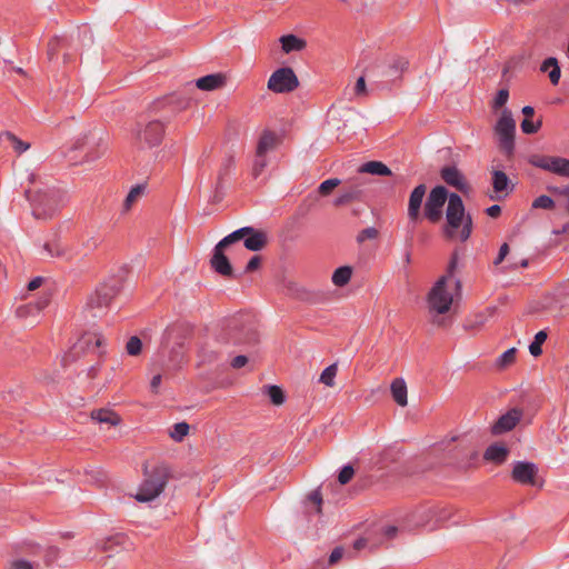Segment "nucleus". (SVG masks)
Wrapping results in <instances>:
<instances>
[{
  "label": "nucleus",
  "mask_w": 569,
  "mask_h": 569,
  "mask_svg": "<svg viewBox=\"0 0 569 569\" xmlns=\"http://www.w3.org/2000/svg\"><path fill=\"white\" fill-rule=\"evenodd\" d=\"M258 342V332L241 318L228 320L226 327L211 341H206L198 349V365H212L220 360L223 353H231L230 346H253Z\"/></svg>",
  "instance_id": "f257e3e1"
},
{
  "label": "nucleus",
  "mask_w": 569,
  "mask_h": 569,
  "mask_svg": "<svg viewBox=\"0 0 569 569\" xmlns=\"http://www.w3.org/2000/svg\"><path fill=\"white\" fill-rule=\"evenodd\" d=\"M36 219H51L66 203L68 194L64 190L49 183L26 190Z\"/></svg>",
  "instance_id": "f03ea898"
},
{
  "label": "nucleus",
  "mask_w": 569,
  "mask_h": 569,
  "mask_svg": "<svg viewBox=\"0 0 569 569\" xmlns=\"http://www.w3.org/2000/svg\"><path fill=\"white\" fill-rule=\"evenodd\" d=\"M447 223L443 227V234L448 239L458 238L460 241H467L472 232V218L466 213L465 204L458 193H450L446 210Z\"/></svg>",
  "instance_id": "7ed1b4c3"
},
{
  "label": "nucleus",
  "mask_w": 569,
  "mask_h": 569,
  "mask_svg": "<svg viewBox=\"0 0 569 569\" xmlns=\"http://www.w3.org/2000/svg\"><path fill=\"white\" fill-rule=\"evenodd\" d=\"M169 479V469L161 465L152 469L150 473H146V478L139 486L134 496L139 502H150L164 490Z\"/></svg>",
  "instance_id": "20e7f679"
},
{
  "label": "nucleus",
  "mask_w": 569,
  "mask_h": 569,
  "mask_svg": "<svg viewBox=\"0 0 569 569\" xmlns=\"http://www.w3.org/2000/svg\"><path fill=\"white\" fill-rule=\"evenodd\" d=\"M134 134L141 147H156L163 139L164 123L159 119H141L137 122Z\"/></svg>",
  "instance_id": "39448f33"
},
{
  "label": "nucleus",
  "mask_w": 569,
  "mask_h": 569,
  "mask_svg": "<svg viewBox=\"0 0 569 569\" xmlns=\"http://www.w3.org/2000/svg\"><path fill=\"white\" fill-rule=\"evenodd\" d=\"M516 121L509 109H503L500 118L495 126V134L498 139L500 149L508 156L515 151Z\"/></svg>",
  "instance_id": "423d86ee"
},
{
  "label": "nucleus",
  "mask_w": 569,
  "mask_h": 569,
  "mask_svg": "<svg viewBox=\"0 0 569 569\" xmlns=\"http://www.w3.org/2000/svg\"><path fill=\"white\" fill-rule=\"evenodd\" d=\"M121 289L122 282L121 279L118 278L111 279L99 286L87 301V307L94 311L92 316L98 317V311L107 308Z\"/></svg>",
  "instance_id": "0eeeda50"
},
{
  "label": "nucleus",
  "mask_w": 569,
  "mask_h": 569,
  "mask_svg": "<svg viewBox=\"0 0 569 569\" xmlns=\"http://www.w3.org/2000/svg\"><path fill=\"white\" fill-rule=\"evenodd\" d=\"M448 277H440L428 293V306L430 312L445 315L451 308L453 298L446 289Z\"/></svg>",
  "instance_id": "6e6552de"
},
{
  "label": "nucleus",
  "mask_w": 569,
  "mask_h": 569,
  "mask_svg": "<svg viewBox=\"0 0 569 569\" xmlns=\"http://www.w3.org/2000/svg\"><path fill=\"white\" fill-rule=\"evenodd\" d=\"M267 87L274 93H288L299 87V80L290 67H281L271 73Z\"/></svg>",
  "instance_id": "1a4fd4ad"
},
{
  "label": "nucleus",
  "mask_w": 569,
  "mask_h": 569,
  "mask_svg": "<svg viewBox=\"0 0 569 569\" xmlns=\"http://www.w3.org/2000/svg\"><path fill=\"white\" fill-rule=\"evenodd\" d=\"M228 236H236L232 243L243 240L244 248L253 252L261 251L268 244L267 232L250 226L237 229Z\"/></svg>",
  "instance_id": "9d476101"
},
{
  "label": "nucleus",
  "mask_w": 569,
  "mask_h": 569,
  "mask_svg": "<svg viewBox=\"0 0 569 569\" xmlns=\"http://www.w3.org/2000/svg\"><path fill=\"white\" fill-rule=\"evenodd\" d=\"M236 236H226L221 239L213 248L212 257L210 259L211 268L220 276L227 278H238L239 276L234 274L232 266L224 254V249L232 244V239Z\"/></svg>",
  "instance_id": "9b49d317"
},
{
  "label": "nucleus",
  "mask_w": 569,
  "mask_h": 569,
  "mask_svg": "<svg viewBox=\"0 0 569 569\" xmlns=\"http://www.w3.org/2000/svg\"><path fill=\"white\" fill-rule=\"evenodd\" d=\"M448 190L443 186L431 189L425 204V217L432 223L438 222L442 217V208L449 201Z\"/></svg>",
  "instance_id": "f8f14e48"
},
{
  "label": "nucleus",
  "mask_w": 569,
  "mask_h": 569,
  "mask_svg": "<svg viewBox=\"0 0 569 569\" xmlns=\"http://www.w3.org/2000/svg\"><path fill=\"white\" fill-rule=\"evenodd\" d=\"M529 163L560 177L569 178V159L555 156L532 154Z\"/></svg>",
  "instance_id": "ddd939ff"
},
{
  "label": "nucleus",
  "mask_w": 569,
  "mask_h": 569,
  "mask_svg": "<svg viewBox=\"0 0 569 569\" xmlns=\"http://www.w3.org/2000/svg\"><path fill=\"white\" fill-rule=\"evenodd\" d=\"M538 468L533 462L516 461L513 463L511 477L512 479L523 486H535Z\"/></svg>",
  "instance_id": "4468645a"
},
{
  "label": "nucleus",
  "mask_w": 569,
  "mask_h": 569,
  "mask_svg": "<svg viewBox=\"0 0 569 569\" xmlns=\"http://www.w3.org/2000/svg\"><path fill=\"white\" fill-rule=\"evenodd\" d=\"M523 411L519 408H512L506 413L501 415L497 421L491 426V433L499 436L511 431L521 420Z\"/></svg>",
  "instance_id": "2eb2a0df"
},
{
  "label": "nucleus",
  "mask_w": 569,
  "mask_h": 569,
  "mask_svg": "<svg viewBox=\"0 0 569 569\" xmlns=\"http://www.w3.org/2000/svg\"><path fill=\"white\" fill-rule=\"evenodd\" d=\"M441 179L450 187L456 188L460 192H468L469 184L465 176L455 166H446L440 170Z\"/></svg>",
  "instance_id": "dca6fc26"
},
{
  "label": "nucleus",
  "mask_w": 569,
  "mask_h": 569,
  "mask_svg": "<svg viewBox=\"0 0 569 569\" xmlns=\"http://www.w3.org/2000/svg\"><path fill=\"white\" fill-rule=\"evenodd\" d=\"M426 186L418 184L410 193L408 203V217L411 221H417L420 214L421 203L426 196Z\"/></svg>",
  "instance_id": "f3484780"
},
{
  "label": "nucleus",
  "mask_w": 569,
  "mask_h": 569,
  "mask_svg": "<svg viewBox=\"0 0 569 569\" xmlns=\"http://www.w3.org/2000/svg\"><path fill=\"white\" fill-rule=\"evenodd\" d=\"M227 77L223 73H211L199 78L196 81L198 89L202 91H213L226 84Z\"/></svg>",
  "instance_id": "a211bd4d"
},
{
  "label": "nucleus",
  "mask_w": 569,
  "mask_h": 569,
  "mask_svg": "<svg viewBox=\"0 0 569 569\" xmlns=\"http://www.w3.org/2000/svg\"><path fill=\"white\" fill-rule=\"evenodd\" d=\"M233 167L234 158L232 156H227L222 159L216 181V196L222 194L224 188V180L230 176L231 171L233 170Z\"/></svg>",
  "instance_id": "6ab92c4d"
},
{
  "label": "nucleus",
  "mask_w": 569,
  "mask_h": 569,
  "mask_svg": "<svg viewBox=\"0 0 569 569\" xmlns=\"http://www.w3.org/2000/svg\"><path fill=\"white\" fill-rule=\"evenodd\" d=\"M42 251L51 258H68L69 253L67 247L57 234L43 243Z\"/></svg>",
  "instance_id": "aec40b11"
},
{
  "label": "nucleus",
  "mask_w": 569,
  "mask_h": 569,
  "mask_svg": "<svg viewBox=\"0 0 569 569\" xmlns=\"http://www.w3.org/2000/svg\"><path fill=\"white\" fill-rule=\"evenodd\" d=\"M438 509L436 507H423L417 510L413 515L415 522L420 527H429L431 530L436 528L435 516Z\"/></svg>",
  "instance_id": "412c9836"
},
{
  "label": "nucleus",
  "mask_w": 569,
  "mask_h": 569,
  "mask_svg": "<svg viewBox=\"0 0 569 569\" xmlns=\"http://www.w3.org/2000/svg\"><path fill=\"white\" fill-rule=\"evenodd\" d=\"M509 450L506 446L493 443L486 449L483 459L500 465L507 460Z\"/></svg>",
  "instance_id": "4be33fe9"
},
{
  "label": "nucleus",
  "mask_w": 569,
  "mask_h": 569,
  "mask_svg": "<svg viewBox=\"0 0 569 569\" xmlns=\"http://www.w3.org/2000/svg\"><path fill=\"white\" fill-rule=\"evenodd\" d=\"M391 395L393 400L397 405L400 407H405L408 403V392H407V385L402 378H396L391 382Z\"/></svg>",
  "instance_id": "5701e85b"
},
{
  "label": "nucleus",
  "mask_w": 569,
  "mask_h": 569,
  "mask_svg": "<svg viewBox=\"0 0 569 569\" xmlns=\"http://www.w3.org/2000/svg\"><path fill=\"white\" fill-rule=\"evenodd\" d=\"M279 41L281 43V48H282L283 52H286V53H290L293 51H301L306 48V44H307L303 39L298 38L295 34L282 36L279 39Z\"/></svg>",
  "instance_id": "b1692460"
},
{
  "label": "nucleus",
  "mask_w": 569,
  "mask_h": 569,
  "mask_svg": "<svg viewBox=\"0 0 569 569\" xmlns=\"http://www.w3.org/2000/svg\"><path fill=\"white\" fill-rule=\"evenodd\" d=\"M277 137L271 131H263L257 144V156H266L268 151L272 150L276 146Z\"/></svg>",
  "instance_id": "393cba45"
},
{
  "label": "nucleus",
  "mask_w": 569,
  "mask_h": 569,
  "mask_svg": "<svg viewBox=\"0 0 569 569\" xmlns=\"http://www.w3.org/2000/svg\"><path fill=\"white\" fill-rule=\"evenodd\" d=\"M549 69H551L549 71L550 82L556 86V84H558V82L560 80V76H561V70H560L557 58H555V57L547 58L541 63V66H540L541 72H547Z\"/></svg>",
  "instance_id": "a878e982"
},
{
  "label": "nucleus",
  "mask_w": 569,
  "mask_h": 569,
  "mask_svg": "<svg viewBox=\"0 0 569 569\" xmlns=\"http://www.w3.org/2000/svg\"><path fill=\"white\" fill-rule=\"evenodd\" d=\"M91 417L99 423H106L110 426H117L120 422V417L110 409L93 410Z\"/></svg>",
  "instance_id": "bb28decb"
},
{
  "label": "nucleus",
  "mask_w": 569,
  "mask_h": 569,
  "mask_svg": "<svg viewBox=\"0 0 569 569\" xmlns=\"http://www.w3.org/2000/svg\"><path fill=\"white\" fill-rule=\"evenodd\" d=\"M359 172L370 173L373 176L391 174V170L381 161H368L360 167Z\"/></svg>",
  "instance_id": "cd10ccee"
},
{
  "label": "nucleus",
  "mask_w": 569,
  "mask_h": 569,
  "mask_svg": "<svg viewBox=\"0 0 569 569\" xmlns=\"http://www.w3.org/2000/svg\"><path fill=\"white\" fill-rule=\"evenodd\" d=\"M352 276V269L349 266H342L337 268L331 277V280L335 286L337 287H343L346 286Z\"/></svg>",
  "instance_id": "c85d7f7f"
},
{
  "label": "nucleus",
  "mask_w": 569,
  "mask_h": 569,
  "mask_svg": "<svg viewBox=\"0 0 569 569\" xmlns=\"http://www.w3.org/2000/svg\"><path fill=\"white\" fill-rule=\"evenodd\" d=\"M360 193H361V191L357 187H352V188L343 191L342 193H340L335 199V206L339 207V206L348 204L351 201L359 199Z\"/></svg>",
  "instance_id": "c756f323"
},
{
  "label": "nucleus",
  "mask_w": 569,
  "mask_h": 569,
  "mask_svg": "<svg viewBox=\"0 0 569 569\" xmlns=\"http://www.w3.org/2000/svg\"><path fill=\"white\" fill-rule=\"evenodd\" d=\"M91 345H93L94 348H99L102 345V338L96 333H86L80 338L73 349L77 351L84 347L89 348Z\"/></svg>",
  "instance_id": "7c9ffc66"
},
{
  "label": "nucleus",
  "mask_w": 569,
  "mask_h": 569,
  "mask_svg": "<svg viewBox=\"0 0 569 569\" xmlns=\"http://www.w3.org/2000/svg\"><path fill=\"white\" fill-rule=\"evenodd\" d=\"M509 184L508 176L501 170H495L492 172V187L496 192H503L507 190Z\"/></svg>",
  "instance_id": "2f4dec72"
},
{
  "label": "nucleus",
  "mask_w": 569,
  "mask_h": 569,
  "mask_svg": "<svg viewBox=\"0 0 569 569\" xmlns=\"http://www.w3.org/2000/svg\"><path fill=\"white\" fill-rule=\"evenodd\" d=\"M67 39L63 37H53L48 42L47 54L49 60H53L61 48H64Z\"/></svg>",
  "instance_id": "473e14b6"
},
{
  "label": "nucleus",
  "mask_w": 569,
  "mask_h": 569,
  "mask_svg": "<svg viewBox=\"0 0 569 569\" xmlns=\"http://www.w3.org/2000/svg\"><path fill=\"white\" fill-rule=\"evenodd\" d=\"M548 335L545 330H540L536 333L533 341L529 346L531 356L539 357L542 353V343L546 341Z\"/></svg>",
  "instance_id": "72a5a7b5"
},
{
  "label": "nucleus",
  "mask_w": 569,
  "mask_h": 569,
  "mask_svg": "<svg viewBox=\"0 0 569 569\" xmlns=\"http://www.w3.org/2000/svg\"><path fill=\"white\" fill-rule=\"evenodd\" d=\"M264 389H266V393L269 396L270 401L273 405L280 406L284 402L286 397L280 387H278L276 385H271V386H266Z\"/></svg>",
  "instance_id": "f704fd0d"
},
{
  "label": "nucleus",
  "mask_w": 569,
  "mask_h": 569,
  "mask_svg": "<svg viewBox=\"0 0 569 569\" xmlns=\"http://www.w3.org/2000/svg\"><path fill=\"white\" fill-rule=\"evenodd\" d=\"M337 372H338V366H337V363H332V365L328 366L322 371V373L320 375L319 381L328 387H333Z\"/></svg>",
  "instance_id": "c9c22d12"
},
{
  "label": "nucleus",
  "mask_w": 569,
  "mask_h": 569,
  "mask_svg": "<svg viewBox=\"0 0 569 569\" xmlns=\"http://www.w3.org/2000/svg\"><path fill=\"white\" fill-rule=\"evenodd\" d=\"M144 186L142 184H137L132 187L123 201L124 210H129L132 207V204L137 201V199L142 196Z\"/></svg>",
  "instance_id": "e433bc0d"
},
{
  "label": "nucleus",
  "mask_w": 569,
  "mask_h": 569,
  "mask_svg": "<svg viewBox=\"0 0 569 569\" xmlns=\"http://www.w3.org/2000/svg\"><path fill=\"white\" fill-rule=\"evenodd\" d=\"M189 430L190 426L187 422H177L173 425L172 430L170 431V437L174 441H182L183 438L188 435Z\"/></svg>",
  "instance_id": "4c0bfd02"
},
{
  "label": "nucleus",
  "mask_w": 569,
  "mask_h": 569,
  "mask_svg": "<svg viewBox=\"0 0 569 569\" xmlns=\"http://www.w3.org/2000/svg\"><path fill=\"white\" fill-rule=\"evenodd\" d=\"M4 137L7 138L8 141L11 142L12 148L19 154L23 153L24 151H27L30 148V144L28 142L20 140L17 136H14L11 132H4Z\"/></svg>",
  "instance_id": "58836bf2"
},
{
  "label": "nucleus",
  "mask_w": 569,
  "mask_h": 569,
  "mask_svg": "<svg viewBox=\"0 0 569 569\" xmlns=\"http://www.w3.org/2000/svg\"><path fill=\"white\" fill-rule=\"evenodd\" d=\"M516 353H517L516 348H510V349L506 350L497 359V366L500 368H505V367L511 365L516 360Z\"/></svg>",
  "instance_id": "ea45409f"
},
{
  "label": "nucleus",
  "mask_w": 569,
  "mask_h": 569,
  "mask_svg": "<svg viewBox=\"0 0 569 569\" xmlns=\"http://www.w3.org/2000/svg\"><path fill=\"white\" fill-rule=\"evenodd\" d=\"M555 207V201L551 197L541 194L538 198H536L532 202L533 209H545V210H551Z\"/></svg>",
  "instance_id": "a19ab883"
},
{
  "label": "nucleus",
  "mask_w": 569,
  "mask_h": 569,
  "mask_svg": "<svg viewBox=\"0 0 569 569\" xmlns=\"http://www.w3.org/2000/svg\"><path fill=\"white\" fill-rule=\"evenodd\" d=\"M340 183L341 181L338 178L327 179L319 184L318 191L321 196H328Z\"/></svg>",
  "instance_id": "79ce46f5"
},
{
  "label": "nucleus",
  "mask_w": 569,
  "mask_h": 569,
  "mask_svg": "<svg viewBox=\"0 0 569 569\" xmlns=\"http://www.w3.org/2000/svg\"><path fill=\"white\" fill-rule=\"evenodd\" d=\"M183 355L180 350L172 349L169 363L166 366L168 370H177L183 363Z\"/></svg>",
  "instance_id": "37998d69"
},
{
  "label": "nucleus",
  "mask_w": 569,
  "mask_h": 569,
  "mask_svg": "<svg viewBox=\"0 0 569 569\" xmlns=\"http://www.w3.org/2000/svg\"><path fill=\"white\" fill-rule=\"evenodd\" d=\"M124 541H126V537L121 533H117L114 536L107 538L102 542L101 548L104 551H109V550H112L113 546H120V545L124 543Z\"/></svg>",
  "instance_id": "c03bdc74"
},
{
  "label": "nucleus",
  "mask_w": 569,
  "mask_h": 569,
  "mask_svg": "<svg viewBox=\"0 0 569 569\" xmlns=\"http://www.w3.org/2000/svg\"><path fill=\"white\" fill-rule=\"evenodd\" d=\"M142 342L137 336L131 337L127 345L126 350L130 356H138L141 352Z\"/></svg>",
  "instance_id": "a18cd8bd"
},
{
  "label": "nucleus",
  "mask_w": 569,
  "mask_h": 569,
  "mask_svg": "<svg viewBox=\"0 0 569 569\" xmlns=\"http://www.w3.org/2000/svg\"><path fill=\"white\" fill-rule=\"evenodd\" d=\"M541 124H542L541 120L533 122L528 118V119L522 120L520 127H521V130L523 133L532 134V133L538 132Z\"/></svg>",
  "instance_id": "49530a36"
},
{
  "label": "nucleus",
  "mask_w": 569,
  "mask_h": 569,
  "mask_svg": "<svg viewBox=\"0 0 569 569\" xmlns=\"http://www.w3.org/2000/svg\"><path fill=\"white\" fill-rule=\"evenodd\" d=\"M38 567V563L24 559H16L9 562L7 569H37Z\"/></svg>",
  "instance_id": "de8ad7c7"
},
{
  "label": "nucleus",
  "mask_w": 569,
  "mask_h": 569,
  "mask_svg": "<svg viewBox=\"0 0 569 569\" xmlns=\"http://www.w3.org/2000/svg\"><path fill=\"white\" fill-rule=\"evenodd\" d=\"M355 475V469L351 465H346L342 467V469L340 470L339 475H338V481L341 483V485H347L353 477Z\"/></svg>",
  "instance_id": "09e8293b"
},
{
  "label": "nucleus",
  "mask_w": 569,
  "mask_h": 569,
  "mask_svg": "<svg viewBox=\"0 0 569 569\" xmlns=\"http://www.w3.org/2000/svg\"><path fill=\"white\" fill-rule=\"evenodd\" d=\"M266 167H267L266 156H257L256 154V159H254L253 167H252L253 177L258 178L261 174V172L264 170Z\"/></svg>",
  "instance_id": "8fccbe9b"
},
{
  "label": "nucleus",
  "mask_w": 569,
  "mask_h": 569,
  "mask_svg": "<svg viewBox=\"0 0 569 569\" xmlns=\"http://www.w3.org/2000/svg\"><path fill=\"white\" fill-rule=\"evenodd\" d=\"M508 98H509L508 89H500L495 97L493 104H492L493 109L502 108L507 103Z\"/></svg>",
  "instance_id": "3c124183"
},
{
  "label": "nucleus",
  "mask_w": 569,
  "mask_h": 569,
  "mask_svg": "<svg viewBox=\"0 0 569 569\" xmlns=\"http://www.w3.org/2000/svg\"><path fill=\"white\" fill-rule=\"evenodd\" d=\"M377 237H378V230L373 227H369V228L361 230L358 233L357 241L361 243L369 239H376Z\"/></svg>",
  "instance_id": "603ef678"
},
{
  "label": "nucleus",
  "mask_w": 569,
  "mask_h": 569,
  "mask_svg": "<svg viewBox=\"0 0 569 569\" xmlns=\"http://www.w3.org/2000/svg\"><path fill=\"white\" fill-rule=\"evenodd\" d=\"M345 556V549L342 547H336L330 556H329V559H328V566H333L336 565L339 560L342 559V557Z\"/></svg>",
  "instance_id": "864d4df0"
},
{
  "label": "nucleus",
  "mask_w": 569,
  "mask_h": 569,
  "mask_svg": "<svg viewBox=\"0 0 569 569\" xmlns=\"http://www.w3.org/2000/svg\"><path fill=\"white\" fill-rule=\"evenodd\" d=\"M261 266V258L259 256H253L250 258L248 263L244 267L243 273H251L259 269Z\"/></svg>",
  "instance_id": "5fc2aeb1"
},
{
  "label": "nucleus",
  "mask_w": 569,
  "mask_h": 569,
  "mask_svg": "<svg viewBox=\"0 0 569 569\" xmlns=\"http://www.w3.org/2000/svg\"><path fill=\"white\" fill-rule=\"evenodd\" d=\"M408 67V61L402 57H396L393 58L392 62L390 63V69L395 70V72H401Z\"/></svg>",
  "instance_id": "6e6d98bb"
},
{
  "label": "nucleus",
  "mask_w": 569,
  "mask_h": 569,
  "mask_svg": "<svg viewBox=\"0 0 569 569\" xmlns=\"http://www.w3.org/2000/svg\"><path fill=\"white\" fill-rule=\"evenodd\" d=\"M438 509V512L437 515L435 516V525L436 527L439 526L440 523L449 520L450 518V511L445 509V508H440V507H436Z\"/></svg>",
  "instance_id": "4d7b16f0"
},
{
  "label": "nucleus",
  "mask_w": 569,
  "mask_h": 569,
  "mask_svg": "<svg viewBox=\"0 0 569 569\" xmlns=\"http://www.w3.org/2000/svg\"><path fill=\"white\" fill-rule=\"evenodd\" d=\"M309 500L311 502H313L317 507H316V512L317 513H320L321 512V503H322V496H321V492L319 490H315L312 491L310 495H309Z\"/></svg>",
  "instance_id": "13d9d810"
},
{
  "label": "nucleus",
  "mask_w": 569,
  "mask_h": 569,
  "mask_svg": "<svg viewBox=\"0 0 569 569\" xmlns=\"http://www.w3.org/2000/svg\"><path fill=\"white\" fill-rule=\"evenodd\" d=\"M508 253H509V246H508V243H502L500 246V248H499L498 256L493 260V264L495 266H499L506 259Z\"/></svg>",
  "instance_id": "bf43d9fd"
},
{
  "label": "nucleus",
  "mask_w": 569,
  "mask_h": 569,
  "mask_svg": "<svg viewBox=\"0 0 569 569\" xmlns=\"http://www.w3.org/2000/svg\"><path fill=\"white\" fill-rule=\"evenodd\" d=\"M367 93L366 80L365 77L361 76L358 78L355 84V94L356 96H365Z\"/></svg>",
  "instance_id": "052dcab7"
},
{
  "label": "nucleus",
  "mask_w": 569,
  "mask_h": 569,
  "mask_svg": "<svg viewBox=\"0 0 569 569\" xmlns=\"http://www.w3.org/2000/svg\"><path fill=\"white\" fill-rule=\"evenodd\" d=\"M248 362V357L243 355L236 356L231 361V367L233 369H240L246 366Z\"/></svg>",
  "instance_id": "680f3d73"
},
{
  "label": "nucleus",
  "mask_w": 569,
  "mask_h": 569,
  "mask_svg": "<svg viewBox=\"0 0 569 569\" xmlns=\"http://www.w3.org/2000/svg\"><path fill=\"white\" fill-rule=\"evenodd\" d=\"M458 258L457 254H453L449 261L447 273L445 276L448 277V280L453 276V272L457 268Z\"/></svg>",
  "instance_id": "e2e57ef3"
},
{
  "label": "nucleus",
  "mask_w": 569,
  "mask_h": 569,
  "mask_svg": "<svg viewBox=\"0 0 569 569\" xmlns=\"http://www.w3.org/2000/svg\"><path fill=\"white\" fill-rule=\"evenodd\" d=\"M486 213L491 218H497L501 213V207L499 204H492L486 209Z\"/></svg>",
  "instance_id": "0e129e2a"
},
{
  "label": "nucleus",
  "mask_w": 569,
  "mask_h": 569,
  "mask_svg": "<svg viewBox=\"0 0 569 569\" xmlns=\"http://www.w3.org/2000/svg\"><path fill=\"white\" fill-rule=\"evenodd\" d=\"M161 380H162V377L160 373H157L152 377L151 381H150V388H151V391L152 392H158V388L161 383Z\"/></svg>",
  "instance_id": "69168bd1"
},
{
  "label": "nucleus",
  "mask_w": 569,
  "mask_h": 569,
  "mask_svg": "<svg viewBox=\"0 0 569 569\" xmlns=\"http://www.w3.org/2000/svg\"><path fill=\"white\" fill-rule=\"evenodd\" d=\"M43 279L41 277H36L33 278L29 283H28V290L32 291V290H36L38 289L41 283H42Z\"/></svg>",
  "instance_id": "338daca9"
},
{
  "label": "nucleus",
  "mask_w": 569,
  "mask_h": 569,
  "mask_svg": "<svg viewBox=\"0 0 569 569\" xmlns=\"http://www.w3.org/2000/svg\"><path fill=\"white\" fill-rule=\"evenodd\" d=\"M367 546V540L363 538H359L353 542L355 550H361Z\"/></svg>",
  "instance_id": "774afa93"
}]
</instances>
